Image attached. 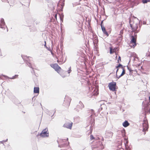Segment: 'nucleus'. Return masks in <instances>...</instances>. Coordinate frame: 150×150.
<instances>
[{
    "label": "nucleus",
    "mask_w": 150,
    "mask_h": 150,
    "mask_svg": "<svg viewBox=\"0 0 150 150\" xmlns=\"http://www.w3.org/2000/svg\"><path fill=\"white\" fill-rule=\"evenodd\" d=\"M73 123L71 121L67 122L63 126L64 127H65L70 129H71Z\"/></svg>",
    "instance_id": "nucleus-8"
},
{
    "label": "nucleus",
    "mask_w": 150,
    "mask_h": 150,
    "mask_svg": "<svg viewBox=\"0 0 150 150\" xmlns=\"http://www.w3.org/2000/svg\"><path fill=\"white\" fill-rule=\"evenodd\" d=\"M125 145H126V144L128 143V140L126 139H125Z\"/></svg>",
    "instance_id": "nucleus-23"
},
{
    "label": "nucleus",
    "mask_w": 150,
    "mask_h": 150,
    "mask_svg": "<svg viewBox=\"0 0 150 150\" xmlns=\"http://www.w3.org/2000/svg\"><path fill=\"white\" fill-rule=\"evenodd\" d=\"M66 141H67L68 142V143H69V142H68V138H67V139L66 140Z\"/></svg>",
    "instance_id": "nucleus-32"
},
{
    "label": "nucleus",
    "mask_w": 150,
    "mask_h": 150,
    "mask_svg": "<svg viewBox=\"0 0 150 150\" xmlns=\"http://www.w3.org/2000/svg\"><path fill=\"white\" fill-rule=\"evenodd\" d=\"M110 54H112L114 52V50H112V47H110Z\"/></svg>",
    "instance_id": "nucleus-19"
},
{
    "label": "nucleus",
    "mask_w": 150,
    "mask_h": 150,
    "mask_svg": "<svg viewBox=\"0 0 150 150\" xmlns=\"http://www.w3.org/2000/svg\"><path fill=\"white\" fill-rule=\"evenodd\" d=\"M121 61V57L119 56L118 58V60H117V62L118 63H119Z\"/></svg>",
    "instance_id": "nucleus-20"
},
{
    "label": "nucleus",
    "mask_w": 150,
    "mask_h": 150,
    "mask_svg": "<svg viewBox=\"0 0 150 150\" xmlns=\"http://www.w3.org/2000/svg\"><path fill=\"white\" fill-rule=\"evenodd\" d=\"M95 95H97L98 94V91L96 92V93L94 94Z\"/></svg>",
    "instance_id": "nucleus-27"
},
{
    "label": "nucleus",
    "mask_w": 150,
    "mask_h": 150,
    "mask_svg": "<svg viewBox=\"0 0 150 150\" xmlns=\"http://www.w3.org/2000/svg\"><path fill=\"white\" fill-rule=\"evenodd\" d=\"M84 107V105L82 103H79L77 105L76 110L77 111H79L80 110L82 109Z\"/></svg>",
    "instance_id": "nucleus-9"
},
{
    "label": "nucleus",
    "mask_w": 150,
    "mask_h": 150,
    "mask_svg": "<svg viewBox=\"0 0 150 150\" xmlns=\"http://www.w3.org/2000/svg\"><path fill=\"white\" fill-rule=\"evenodd\" d=\"M123 126L124 127H126L129 125V124L127 121H125L122 124Z\"/></svg>",
    "instance_id": "nucleus-16"
},
{
    "label": "nucleus",
    "mask_w": 150,
    "mask_h": 150,
    "mask_svg": "<svg viewBox=\"0 0 150 150\" xmlns=\"http://www.w3.org/2000/svg\"><path fill=\"white\" fill-rule=\"evenodd\" d=\"M126 150H130L129 149H126Z\"/></svg>",
    "instance_id": "nucleus-35"
},
{
    "label": "nucleus",
    "mask_w": 150,
    "mask_h": 150,
    "mask_svg": "<svg viewBox=\"0 0 150 150\" xmlns=\"http://www.w3.org/2000/svg\"><path fill=\"white\" fill-rule=\"evenodd\" d=\"M56 58L57 59V62L59 64H62L63 62V55L61 52L59 51V53H57V55H56Z\"/></svg>",
    "instance_id": "nucleus-2"
},
{
    "label": "nucleus",
    "mask_w": 150,
    "mask_h": 150,
    "mask_svg": "<svg viewBox=\"0 0 150 150\" xmlns=\"http://www.w3.org/2000/svg\"><path fill=\"white\" fill-rule=\"evenodd\" d=\"M71 71V68L70 67L69 68V70H68V73H70Z\"/></svg>",
    "instance_id": "nucleus-26"
},
{
    "label": "nucleus",
    "mask_w": 150,
    "mask_h": 150,
    "mask_svg": "<svg viewBox=\"0 0 150 150\" xmlns=\"http://www.w3.org/2000/svg\"><path fill=\"white\" fill-rule=\"evenodd\" d=\"M128 69L131 71V70L129 69V68L128 67Z\"/></svg>",
    "instance_id": "nucleus-37"
},
{
    "label": "nucleus",
    "mask_w": 150,
    "mask_h": 150,
    "mask_svg": "<svg viewBox=\"0 0 150 150\" xmlns=\"http://www.w3.org/2000/svg\"><path fill=\"white\" fill-rule=\"evenodd\" d=\"M121 67L122 69V68H124V67H123L122 65L121 64H119V65L117 66H116V68L117 69V70L116 72V75H117V72L118 71L119 69L118 68L119 67Z\"/></svg>",
    "instance_id": "nucleus-15"
},
{
    "label": "nucleus",
    "mask_w": 150,
    "mask_h": 150,
    "mask_svg": "<svg viewBox=\"0 0 150 150\" xmlns=\"http://www.w3.org/2000/svg\"><path fill=\"white\" fill-rule=\"evenodd\" d=\"M64 1L62 0L60 1L57 5L58 10L59 11H62L64 6Z\"/></svg>",
    "instance_id": "nucleus-7"
},
{
    "label": "nucleus",
    "mask_w": 150,
    "mask_h": 150,
    "mask_svg": "<svg viewBox=\"0 0 150 150\" xmlns=\"http://www.w3.org/2000/svg\"><path fill=\"white\" fill-rule=\"evenodd\" d=\"M148 56H150V55H149Z\"/></svg>",
    "instance_id": "nucleus-41"
},
{
    "label": "nucleus",
    "mask_w": 150,
    "mask_h": 150,
    "mask_svg": "<svg viewBox=\"0 0 150 150\" xmlns=\"http://www.w3.org/2000/svg\"><path fill=\"white\" fill-rule=\"evenodd\" d=\"M18 76V75H15V76H13L12 78H11L12 79H14L16 78V77Z\"/></svg>",
    "instance_id": "nucleus-25"
},
{
    "label": "nucleus",
    "mask_w": 150,
    "mask_h": 150,
    "mask_svg": "<svg viewBox=\"0 0 150 150\" xmlns=\"http://www.w3.org/2000/svg\"><path fill=\"white\" fill-rule=\"evenodd\" d=\"M5 25V23L4 20L3 18H1L0 21V27L3 28H4Z\"/></svg>",
    "instance_id": "nucleus-11"
},
{
    "label": "nucleus",
    "mask_w": 150,
    "mask_h": 150,
    "mask_svg": "<svg viewBox=\"0 0 150 150\" xmlns=\"http://www.w3.org/2000/svg\"><path fill=\"white\" fill-rule=\"evenodd\" d=\"M110 134L111 136H112V135H113V133L112 132H111Z\"/></svg>",
    "instance_id": "nucleus-29"
},
{
    "label": "nucleus",
    "mask_w": 150,
    "mask_h": 150,
    "mask_svg": "<svg viewBox=\"0 0 150 150\" xmlns=\"http://www.w3.org/2000/svg\"><path fill=\"white\" fill-rule=\"evenodd\" d=\"M102 22H101V23H102ZM101 27L102 28V30L104 33L107 36H108V33L107 32L106 30V29H105V28L102 25V24L101 25Z\"/></svg>",
    "instance_id": "nucleus-12"
},
{
    "label": "nucleus",
    "mask_w": 150,
    "mask_h": 150,
    "mask_svg": "<svg viewBox=\"0 0 150 150\" xmlns=\"http://www.w3.org/2000/svg\"><path fill=\"white\" fill-rule=\"evenodd\" d=\"M120 32H122V30H121V31Z\"/></svg>",
    "instance_id": "nucleus-38"
},
{
    "label": "nucleus",
    "mask_w": 150,
    "mask_h": 150,
    "mask_svg": "<svg viewBox=\"0 0 150 150\" xmlns=\"http://www.w3.org/2000/svg\"><path fill=\"white\" fill-rule=\"evenodd\" d=\"M123 68V69H122V72L121 74H120V76H119L118 77V76L117 75V74L116 75L118 79H119L122 76L124 75L125 73V68Z\"/></svg>",
    "instance_id": "nucleus-13"
},
{
    "label": "nucleus",
    "mask_w": 150,
    "mask_h": 150,
    "mask_svg": "<svg viewBox=\"0 0 150 150\" xmlns=\"http://www.w3.org/2000/svg\"><path fill=\"white\" fill-rule=\"evenodd\" d=\"M90 111H91L92 112V113H94V110H93L91 109Z\"/></svg>",
    "instance_id": "nucleus-28"
},
{
    "label": "nucleus",
    "mask_w": 150,
    "mask_h": 150,
    "mask_svg": "<svg viewBox=\"0 0 150 150\" xmlns=\"http://www.w3.org/2000/svg\"><path fill=\"white\" fill-rule=\"evenodd\" d=\"M23 58L24 60H25L26 61V62L28 64H30V58H31V57L24 56L23 57Z\"/></svg>",
    "instance_id": "nucleus-10"
},
{
    "label": "nucleus",
    "mask_w": 150,
    "mask_h": 150,
    "mask_svg": "<svg viewBox=\"0 0 150 150\" xmlns=\"http://www.w3.org/2000/svg\"><path fill=\"white\" fill-rule=\"evenodd\" d=\"M51 67L53 68L58 73H60L62 70L61 68L57 64L55 63L50 65Z\"/></svg>",
    "instance_id": "nucleus-4"
},
{
    "label": "nucleus",
    "mask_w": 150,
    "mask_h": 150,
    "mask_svg": "<svg viewBox=\"0 0 150 150\" xmlns=\"http://www.w3.org/2000/svg\"><path fill=\"white\" fill-rule=\"evenodd\" d=\"M69 105H70V103H68V107H69Z\"/></svg>",
    "instance_id": "nucleus-34"
},
{
    "label": "nucleus",
    "mask_w": 150,
    "mask_h": 150,
    "mask_svg": "<svg viewBox=\"0 0 150 150\" xmlns=\"http://www.w3.org/2000/svg\"><path fill=\"white\" fill-rule=\"evenodd\" d=\"M131 40L130 41L129 45L132 48H134L137 45L136 43L137 41L136 35L134 36L132 35L131 37Z\"/></svg>",
    "instance_id": "nucleus-1"
},
{
    "label": "nucleus",
    "mask_w": 150,
    "mask_h": 150,
    "mask_svg": "<svg viewBox=\"0 0 150 150\" xmlns=\"http://www.w3.org/2000/svg\"><path fill=\"white\" fill-rule=\"evenodd\" d=\"M150 0H142V2L143 4L146 3L147 2H150Z\"/></svg>",
    "instance_id": "nucleus-18"
},
{
    "label": "nucleus",
    "mask_w": 150,
    "mask_h": 150,
    "mask_svg": "<svg viewBox=\"0 0 150 150\" xmlns=\"http://www.w3.org/2000/svg\"><path fill=\"white\" fill-rule=\"evenodd\" d=\"M45 46H46V42H45Z\"/></svg>",
    "instance_id": "nucleus-31"
},
{
    "label": "nucleus",
    "mask_w": 150,
    "mask_h": 150,
    "mask_svg": "<svg viewBox=\"0 0 150 150\" xmlns=\"http://www.w3.org/2000/svg\"><path fill=\"white\" fill-rule=\"evenodd\" d=\"M55 18L57 19V14H56L55 16Z\"/></svg>",
    "instance_id": "nucleus-30"
},
{
    "label": "nucleus",
    "mask_w": 150,
    "mask_h": 150,
    "mask_svg": "<svg viewBox=\"0 0 150 150\" xmlns=\"http://www.w3.org/2000/svg\"><path fill=\"white\" fill-rule=\"evenodd\" d=\"M1 79H2L1 76H0V80Z\"/></svg>",
    "instance_id": "nucleus-33"
},
{
    "label": "nucleus",
    "mask_w": 150,
    "mask_h": 150,
    "mask_svg": "<svg viewBox=\"0 0 150 150\" xmlns=\"http://www.w3.org/2000/svg\"><path fill=\"white\" fill-rule=\"evenodd\" d=\"M82 31L81 30H78V31L77 32V34L79 35L81 33Z\"/></svg>",
    "instance_id": "nucleus-24"
},
{
    "label": "nucleus",
    "mask_w": 150,
    "mask_h": 150,
    "mask_svg": "<svg viewBox=\"0 0 150 150\" xmlns=\"http://www.w3.org/2000/svg\"><path fill=\"white\" fill-rule=\"evenodd\" d=\"M34 93H39V88L38 87H34Z\"/></svg>",
    "instance_id": "nucleus-14"
},
{
    "label": "nucleus",
    "mask_w": 150,
    "mask_h": 150,
    "mask_svg": "<svg viewBox=\"0 0 150 150\" xmlns=\"http://www.w3.org/2000/svg\"><path fill=\"white\" fill-rule=\"evenodd\" d=\"M149 100H150V96L149 97Z\"/></svg>",
    "instance_id": "nucleus-36"
},
{
    "label": "nucleus",
    "mask_w": 150,
    "mask_h": 150,
    "mask_svg": "<svg viewBox=\"0 0 150 150\" xmlns=\"http://www.w3.org/2000/svg\"><path fill=\"white\" fill-rule=\"evenodd\" d=\"M108 87L109 89L112 91H116L117 89L116 83L112 82L109 83Z\"/></svg>",
    "instance_id": "nucleus-3"
},
{
    "label": "nucleus",
    "mask_w": 150,
    "mask_h": 150,
    "mask_svg": "<svg viewBox=\"0 0 150 150\" xmlns=\"http://www.w3.org/2000/svg\"><path fill=\"white\" fill-rule=\"evenodd\" d=\"M131 27L132 28V31H135L138 28V27L137 26H136L134 27L133 25H130Z\"/></svg>",
    "instance_id": "nucleus-17"
},
{
    "label": "nucleus",
    "mask_w": 150,
    "mask_h": 150,
    "mask_svg": "<svg viewBox=\"0 0 150 150\" xmlns=\"http://www.w3.org/2000/svg\"><path fill=\"white\" fill-rule=\"evenodd\" d=\"M90 139L91 140L95 139L94 137L92 135H90Z\"/></svg>",
    "instance_id": "nucleus-22"
},
{
    "label": "nucleus",
    "mask_w": 150,
    "mask_h": 150,
    "mask_svg": "<svg viewBox=\"0 0 150 150\" xmlns=\"http://www.w3.org/2000/svg\"><path fill=\"white\" fill-rule=\"evenodd\" d=\"M40 135L43 137H48L49 135V133L47 128L43 129L40 134Z\"/></svg>",
    "instance_id": "nucleus-5"
},
{
    "label": "nucleus",
    "mask_w": 150,
    "mask_h": 150,
    "mask_svg": "<svg viewBox=\"0 0 150 150\" xmlns=\"http://www.w3.org/2000/svg\"><path fill=\"white\" fill-rule=\"evenodd\" d=\"M122 25V24H121V26Z\"/></svg>",
    "instance_id": "nucleus-40"
},
{
    "label": "nucleus",
    "mask_w": 150,
    "mask_h": 150,
    "mask_svg": "<svg viewBox=\"0 0 150 150\" xmlns=\"http://www.w3.org/2000/svg\"><path fill=\"white\" fill-rule=\"evenodd\" d=\"M98 42V40H97L96 39H95L93 41V43L95 44H96Z\"/></svg>",
    "instance_id": "nucleus-21"
},
{
    "label": "nucleus",
    "mask_w": 150,
    "mask_h": 150,
    "mask_svg": "<svg viewBox=\"0 0 150 150\" xmlns=\"http://www.w3.org/2000/svg\"><path fill=\"white\" fill-rule=\"evenodd\" d=\"M143 130L144 132H145L147 131L149 128L148 121L147 120L144 119V122L143 123Z\"/></svg>",
    "instance_id": "nucleus-6"
},
{
    "label": "nucleus",
    "mask_w": 150,
    "mask_h": 150,
    "mask_svg": "<svg viewBox=\"0 0 150 150\" xmlns=\"http://www.w3.org/2000/svg\"><path fill=\"white\" fill-rule=\"evenodd\" d=\"M149 51L150 52V48H149Z\"/></svg>",
    "instance_id": "nucleus-39"
}]
</instances>
